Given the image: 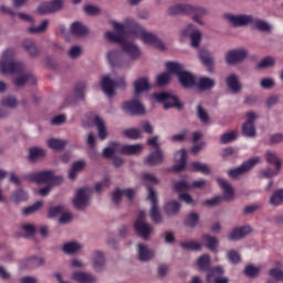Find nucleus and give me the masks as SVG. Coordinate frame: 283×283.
<instances>
[{
    "instance_id": "obj_1",
    "label": "nucleus",
    "mask_w": 283,
    "mask_h": 283,
    "mask_svg": "<svg viewBox=\"0 0 283 283\" xmlns=\"http://www.w3.org/2000/svg\"><path fill=\"white\" fill-rule=\"evenodd\" d=\"M111 24L116 32L107 31L105 33V39L111 43H118V45L122 46L123 52L129 56L128 61H136L140 59V49H138V46L133 42L125 39L126 32H128V34L139 36L147 45H153L154 48H157V50H165V43H163V40L158 39V35L145 31V29L134 20H128L124 24L112 21Z\"/></svg>"
},
{
    "instance_id": "obj_2",
    "label": "nucleus",
    "mask_w": 283,
    "mask_h": 283,
    "mask_svg": "<svg viewBox=\"0 0 283 283\" xmlns=\"http://www.w3.org/2000/svg\"><path fill=\"white\" fill-rule=\"evenodd\" d=\"M14 51H12V49H8L2 53V60L0 61L2 74H20L13 80V85H15V87H23L25 83L34 85V83H36V77H34L32 73L23 74V72H25V65L21 62L12 61Z\"/></svg>"
},
{
    "instance_id": "obj_3",
    "label": "nucleus",
    "mask_w": 283,
    "mask_h": 283,
    "mask_svg": "<svg viewBox=\"0 0 283 283\" xmlns=\"http://www.w3.org/2000/svg\"><path fill=\"white\" fill-rule=\"evenodd\" d=\"M166 69L169 74L178 76V81L182 87L189 88L196 85V76L185 71V66L178 62H167Z\"/></svg>"
},
{
    "instance_id": "obj_4",
    "label": "nucleus",
    "mask_w": 283,
    "mask_h": 283,
    "mask_svg": "<svg viewBox=\"0 0 283 283\" xmlns=\"http://www.w3.org/2000/svg\"><path fill=\"white\" fill-rule=\"evenodd\" d=\"M143 146L137 145H120V143L111 142L109 147L104 148L102 156L104 158H114V154H123L126 156H134V154H140Z\"/></svg>"
},
{
    "instance_id": "obj_5",
    "label": "nucleus",
    "mask_w": 283,
    "mask_h": 283,
    "mask_svg": "<svg viewBox=\"0 0 283 283\" xmlns=\"http://www.w3.org/2000/svg\"><path fill=\"white\" fill-rule=\"evenodd\" d=\"M29 182H36V185H61L63 177L54 176L52 170H44L40 172H32L25 176Z\"/></svg>"
},
{
    "instance_id": "obj_6",
    "label": "nucleus",
    "mask_w": 283,
    "mask_h": 283,
    "mask_svg": "<svg viewBox=\"0 0 283 283\" xmlns=\"http://www.w3.org/2000/svg\"><path fill=\"white\" fill-rule=\"evenodd\" d=\"M169 14H195L193 21L196 23H199V25H202V20H200V17H203V14H207V10L199 7H193L191 4H176L174 7L169 8Z\"/></svg>"
},
{
    "instance_id": "obj_7",
    "label": "nucleus",
    "mask_w": 283,
    "mask_h": 283,
    "mask_svg": "<svg viewBox=\"0 0 283 283\" xmlns=\"http://www.w3.org/2000/svg\"><path fill=\"white\" fill-rule=\"evenodd\" d=\"M217 182L223 191V197H214L212 199H208L203 201V207H216L217 205H220L222 200L233 199V187H231V184L222 178H218Z\"/></svg>"
},
{
    "instance_id": "obj_8",
    "label": "nucleus",
    "mask_w": 283,
    "mask_h": 283,
    "mask_svg": "<svg viewBox=\"0 0 283 283\" xmlns=\"http://www.w3.org/2000/svg\"><path fill=\"white\" fill-rule=\"evenodd\" d=\"M101 85L104 94H106V96L112 98V96H114V91L116 90V87H120L122 90H125L127 83H125V77L114 81L109 78V76H104L102 77Z\"/></svg>"
},
{
    "instance_id": "obj_9",
    "label": "nucleus",
    "mask_w": 283,
    "mask_h": 283,
    "mask_svg": "<svg viewBox=\"0 0 283 283\" xmlns=\"http://www.w3.org/2000/svg\"><path fill=\"white\" fill-rule=\"evenodd\" d=\"M157 103H164V109H182V103L178 99V96L171 95L169 93H155L154 94Z\"/></svg>"
},
{
    "instance_id": "obj_10",
    "label": "nucleus",
    "mask_w": 283,
    "mask_h": 283,
    "mask_svg": "<svg viewBox=\"0 0 283 283\" xmlns=\"http://www.w3.org/2000/svg\"><path fill=\"white\" fill-rule=\"evenodd\" d=\"M92 193V189L84 187V188H80L76 191V196L73 199V206L75 207V209H77L78 211L85 209V207H87L88 202H90V196Z\"/></svg>"
},
{
    "instance_id": "obj_11",
    "label": "nucleus",
    "mask_w": 283,
    "mask_h": 283,
    "mask_svg": "<svg viewBox=\"0 0 283 283\" xmlns=\"http://www.w3.org/2000/svg\"><path fill=\"white\" fill-rule=\"evenodd\" d=\"M260 163L259 157L251 158L247 161H244L240 167L229 170L228 176L230 178H238V176H242V174H247V171H250V169H253L255 165Z\"/></svg>"
},
{
    "instance_id": "obj_12",
    "label": "nucleus",
    "mask_w": 283,
    "mask_h": 283,
    "mask_svg": "<svg viewBox=\"0 0 283 283\" xmlns=\"http://www.w3.org/2000/svg\"><path fill=\"white\" fill-rule=\"evenodd\" d=\"M123 111L130 116H143L145 106L138 99H130L123 104Z\"/></svg>"
},
{
    "instance_id": "obj_13",
    "label": "nucleus",
    "mask_w": 283,
    "mask_h": 283,
    "mask_svg": "<svg viewBox=\"0 0 283 283\" xmlns=\"http://www.w3.org/2000/svg\"><path fill=\"white\" fill-rule=\"evenodd\" d=\"M181 35L190 38L192 48L200 46V41H202V33L196 29V25L188 24L187 28L181 31Z\"/></svg>"
},
{
    "instance_id": "obj_14",
    "label": "nucleus",
    "mask_w": 283,
    "mask_h": 283,
    "mask_svg": "<svg viewBox=\"0 0 283 283\" xmlns=\"http://www.w3.org/2000/svg\"><path fill=\"white\" fill-rule=\"evenodd\" d=\"M107 61L112 67H127L129 65V60H125L123 53L118 50L108 52Z\"/></svg>"
},
{
    "instance_id": "obj_15",
    "label": "nucleus",
    "mask_w": 283,
    "mask_h": 283,
    "mask_svg": "<svg viewBox=\"0 0 283 283\" xmlns=\"http://www.w3.org/2000/svg\"><path fill=\"white\" fill-rule=\"evenodd\" d=\"M224 19L234 25V28H242V25H249V23H253V17L241 14V15H233L231 13H226Z\"/></svg>"
},
{
    "instance_id": "obj_16",
    "label": "nucleus",
    "mask_w": 283,
    "mask_h": 283,
    "mask_svg": "<svg viewBox=\"0 0 283 283\" xmlns=\"http://www.w3.org/2000/svg\"><path fill=\"white\" fill-rule=\"evenodd\" d=\"M61 8H63V0L43 2L38 7V14H50L52 12H59Z\"/></svg>"
},
{
    "instance_id": "obj_17",
    "label": "nucleus",
    "mask_w": 283,
    "mask_h": 283,
    "mask_svg": "<svg viewBox=\"0 0 283 283\" xmlns=\"http://www.w3.org/2000/svg\"><path fill=\"white\" fill-rule=\"evenodd\" d=\"M249 52L244 49L229 51L226 55V62L228 65H235L240 61H244Z\"/></svg>"
},
{
    "instance_id": "obj_18",
    "label": "nucleus",
    "mask_w": 283,
    "mask_h": 283,
    "mask_svg": "<svg viewBox=\"0 0 283 283\" xmlns=\"http://www.w3.org/2000/svg\"><path fill=\"white\" fill-rule=\"evenodd\" d=\"M224 273V270L221 266H216L209 270L207 275V282L211 283H229L227 277H220Z\"/></svg>"
},
{
    "instance_id": "obj_19",
    "label": "nucleus",
    "mask_w": 283,
    "mask_h": 283,
    "mask_svg": "<svg viewBox=\"0 0 283 283\" xmlns=\"http://www.w3.org/2000/svg\"><path fill=\"white\" fill-rule=\"evenodd\" d=\"M248 120L242 126L243 136H248L249 138H253L255 136V125L253 120L256 118L255 113L250 112L247 114Z\"/></svg>"
},
{
    "instance_id": "obj_20",
    "label": "nucleus",
    "mask_w": 283,
    "mask_h": 283,
    "mask_svg": "<svg viewBox=\"0 0 283 283\" xmlns=\"http://www.w3.org/2000/svg\"><path fill=\"white\" fill-rule=\"evenodd\" d=\"M134 229L143 240H147L154 231V228L145 221H135Z\"/></svg>"
},
{
    "instance_id": "obj_21",
    "label": "nucleus",
    "mask_w": 283,
    "mask_h": 283,
    "mask_svg": "<svg viewBox=\"0 0 283 283\" xmlns=\"http://www.w3.org/2000/svg\"><path fill=\"white\" fill-rule=\"evenodd\" d=\"M165 156L163 155V150H155L153 153L149 154V156H147L144 160L145 165H150L151 167H154L155 165H160V163H163Z\"/></svg>"
},
{
    "instance_id": "obj_22",
    "label": "nucleus",
    "mask_w": 283,
    "mask_h": 283,
    "mask_svg": "<svg viewBox=\"0 0 283 283\" xmlns=\"http://www.w3.org/2000/svg\"><path fill=\"white\" fill-rule=\"evenodd\" d=\"M249 233H251V227L249 226L234 228L229 234V240H242V238L249 235Z\"/></svg>"
},
{
    "instance_id": "obj_23",
    "label": "nucleus",
    "mask_w": 283,
    "mask_h": 283,
    "mask_svg": "<svg viewBox=\"0 0 283 283\" xmlns=\"http://www.w3.org/2000/svg\"><path fill=\"white\" fill-rule=\"evenodd\" d=\"M190 171L203 174V176H209L211 174V168L208 165L202 164L200 161H193L188 166Z\"/></svg>"
},
{
    "instance_id": "obj_24",
    "label": "nucleus",
    "mask_w": 283,
    "mask_h": 283,
    "mask_svg": "<svg viewBox=\"0 0 283 283\" xmlns=\"http://www.w3.org/2000/svg\"><path fill=\"white\" fill-rule=\"evenodd\" d=\"M226 83L233 94H238V92H240L242 88V85H240V82L238 81V75L235 74L229 75L226 78Z\"/></svg>"
},
{
    "instance_id": "obj_25",
    "label": "nucleus",
    "mask_w": 283,
    "mask_h": 283,
    "mask_svg": "<svg viewBox=\"0 0 283 283\" xmlns=\"http://www.w3.org/2000/svg\"><path fill=\"white\" fill-rule=\"evenodd\" d=\"M72 279L75 282H80V283L96 282V277H94L92 274L85 273V272H74L73 275H72Z\"/></svg>"
},
{
    "instance_id": "obj_26",
    "label": "nucleus",
    "mask_w": 283,
    "mask_h": 283,
    "mask_svg": "<svg viewBox=\"0 0 283 283\" xmlns=\"http://www.w3.org/2000/svg\"><path fill=\"white\" fill-rule=\"evenodd\" d=\"M135 94H143V92H149V80L147 77H140L134 83Z\"/></svg>"
},
{
    "instance_id": "obj_27",
    "label": "nucleus",
    "mask_w": 283,
    "mask_h": 283,
    "mask_svg": "<svg viewBox=\"0 0 283 283\" xmlns=\"http://www.w3.org/2000/svg\"><path fill=\"white\" fill-rule=\"evenodd\" d=\"M138 258L140 262H147L154 258V251L149 250L145 244H138Z\"/></svg>"
},
{
    "instance_id": "obj_28",
    "label": "nucleus",
    "mask_w": 283,
    "mask_h": 283,
    "mask_svg": "<svg viewBox=\"0 0 283 283\" xmlns=\"http://www.w3.org/2000/svg\"><path fill=\"white\" fill-rule=\"evenodd\" d=\"M176 156H180V160L178 164L174 166V171L180 172L185 171V167H187V150L186 149H180Z\"/></svg>"
},
{
    "instance_id": "obj_29",
    "label": "nucleus",
    "mask_w": 283,
    "mask_h": 283,
    "mask_svg": "<svg viewBox=\"0 0 283 283\" xmlns=\"http://www.w3.org/2000/svg\"><path fill=\"white\" fill-rule=\"evenodd\" d=\"M93 266L95 271H103L105 269V255L102 252H95L93 254Z\"/></svg>"
},
{
    "instance_id": "obj_30",
    "label": "nucleus",
    "mask_w": 283,
    "mask_h": 283,
    "mask_svg": "<svg viewBox=\"0 0 283 283\" xmlns=\"http://www.w3.org/2000/svg\"><path fill=\"white\" fill-rule=\"evenodd\" d=\"M93 122L95 127H97L101 140H105V138H107V129H105V122H103V118H101L99 116H95Z\"/></svg>"
},
{
    "instance_id": "obj_31",
    "label": "nucleus",
    "mask_w": 283,
    "mask_h": 283,
    "mask_svg": "<svg viewBox=\"0 0 283 283\" xmlns=\"http://www.w3.org/2000/svg\"><path fill=\"white\" fill-rule=\"evenodd\" d=\"M71 32L74 36H85L88 30L87 27L83 25L81 22H73L71 25Z\"/></svg>"
},
{
    "instance_id": "obj_32",
    "label": "nucleus",
    "mask_w": 283,
    "mask_h": 283,
    "mask_svg": "<svg viewBox=\"0 0 283 283\" xmlns=\"http://www.w3.org/2000/svg\"><path fill=\"white\" fill-rule=\"evenodd\" d=\"M197 266L199 271H209L211 266V258L209 254H203L197 259Z\"/></svg>"
},
{
    "instance_id": "obj_33",
    "label": "nucleus",
    "mask_w": 283,
    "mask_h": 283,
    "mask_svg": "<svg viewBox=\"0 0 283 283\" xmlns=\"http://www.w3.org/2000/svg\"><path fill=\"white\" fill-rule=\"evenodd\" d=\"M197 87L202 91L213 90L216 87V81L211 77H200Z\"/></svg>"
},
{
    "instance_id": "obj_34",
    "label": "nucleus",
    "mask_w": 283,
    "mask_h": 283,
    "mask_svg": "<svg viewBox=\"0 0 283 283\" xmlns=\"http://www.w3.org/2000/svg\"><path fill=\"white\" fill-rule=\"evenodd\" d=\"M23 48L28 52V54L30 56H32L33 59H36V56H39V54H41V51H39V49L34 44V42H32L30 40H25L23 42Z\"/></svg>"
},
{
    "instance_id": "obj_35",
    "label": "nucleus",
    "mask_w": 283,
    "mask_h": 283,
    "mask_svg": "<svg viewBox=\"0 0 283 283\" xmlns=\"http://www.w3.org/2000/svg\"><path fill=\"white\" fill-rule=\"evenodd\" d=\"M45 157V150L39 147H32L29 149V160L34 163V160H39V158Z\"/></svg>"
},
{
    "instance_id": "obj_36",
    "label": "nucleus",
    "mask_w": 283,
    "mask_h": 283,
    "mask_svg": "<svg viewBox=\"0 0 283 283\" xmlns=\"http://www.w3.org/2000/svg\"><path fill=\"white\" fill-rule=\"evenodd\" d=\"M65 145L67 143L62 139L51 138L48 140V146L50 149H54L55 151H61V149H65Z\"/></svg>"
},
{
    "instance_id": "obj_37",
    "label": "nucleus",
    "mask_w": 283,
    "mask_h": 283,
    "mask_svg": "<svg viewBox=\"0 0 283 283\" xmlns=\"http://www.w3.org/2000/svg\"><path fill=\"white\" fill-rule=\"evenodd\" d=\"M199 59L206 67H211V65H213V56H211V53L207 50H201L199 52Z\"/></svg>"
},
{
    "instance_id": "obj_38",
    "label": "nucleus",
    "mask_w": 283,
    "mask_h": 283,
    "mask_svg": "<svg viewBox=\"0 0 283 283\" xmlns=\"http://www.w3.org/2000/svg\"><path fill=\"white\" fill-rule=\"evenodd\" d=\"M180 211V202L178 201H169L165 206V212L167 216H176Z\"/></svg>"
},
{
    "instance_id": "obj_39",
    "label": "nucleus",
    "mask_w": 283,
    "mask_h": 283,
    "mask_svg": "<svg viewBox=\"0 0 283 283\" xmlns=\"http://www.w3.org/2000/svg\"><path fill=\"white\" fill-rule=\"evenodd\" d=\"M202 240L203 242H206V247L207 249H209V251H216L218 247V239L216 237H211L209 234H202Z\"/></svg>"
},
{
    "instance_id": "obj_40",
    "label": "nucleus",
    "mask_w": 283,
    "mask_h": 283,
    "mask_svg": "<svg viewBox=\"0 0 283 283\" xmlns=\"http://www.w3.org/2000/svg\"><path fill=\"white\" fill-rule=\"evenodd\" d=\"M265 160L270 165H274L275 169L277 171H280V169L282 167V161H280V158H277V155H275V153H266L265 154Z\"/></svg>"
},
{
    "instance_id": "obj_41",
    "label": "nucleus",
    "mask_w": 283,
    "mask_h": 283,
    "mask_svg": "<svg viewBox=\"0 0 283 283\" xmlns=\"http://www.w3.org/2000/svg\"><path fill=\"white\" fill-rule=\"evenodd\" d=\"M180 247L185 251H200L202 249V245L196 241H181Z\"/></svg>"
},
{
    "instance_id": "obj_42",
    "label": "nucleus",
    "mask_w": 283,
    "mask_h": 283,
    "mask_svg": "<svg viewBox=\"0 0 283 283\" xmlns=\"http://www.w3.org/2000/svg\"><path fill=\"white\" fill-rule=\"evenodd\" d=\"M252 25L255 28V30H259L260 32H271V25L263 20H253L252 18Z\"/></svg>"
},
{
    "instance_id": "obj_43",
    "label": "nucleus",
    "mask_w": 283,
    "mask_h": 283,
    "mask_svg": "<svg viewBox=\"0 0 283 283\" xmlns=\"http://www.w3.org/2000/svg\"><path fill=\"white\" fill-rule=\"evenodd\" d=\"M283 202V190H276L272 193L271 198H270V205H272L273 207H279V205H282Z\"/></svg>"
},
{
    "instance_id": "obj_44",
    "label": "nucleus",
    "mask_w": 283,
    "mask_h": 283,
    "mask_svg": "<svg viewBox=\"0 0 283 283\" xmlns=\"http://www.w3.org/2000/svg\"><path fill=\"white\" fill-rule=\"evenodd\" d=\"M85 87H87V85L85 84V82H78L75 87H74V93H75V97L78 101H83L85 98Z\"/></svg>"
},
{
    "instance_id": "obj_45",
    "label": "nucleus",
    "mask_w": 283,
    "mask_h": 283,
    "mask_svg": "<svg viewBox=\"0 0 283 283\" xmlns=\"http://www.w3.org/2000/svg\"><path fill=\"white\" fill-rule=\"evenodd\" d=\"M44 261L42 258L33 256L25 261L24 269H36V266L43 265Z\"/></svg>"
},
{
    "instance_id": "obj_46",
    "label": "nucleus",
    "mask_w": 283,
    "mask_h": 283,
    "mask_svg": "<svg viewBox=\"0 0 283 283\" xmlns=\"http://www.w3.org/2000/svg\"><path fill=\"white\" fill-rule=\"evenodd\" d=\"M199 221H200V216H198V213L196 212H191L185 219V226L189 227L190 229H193V227H196V224H198Z\"/></svg>"
},
{
    "instance_id": "obj_47",
    "label": "nucleus",
    "mask_w": 283,
    "mask_h": 283,
    "mask_svg": "<svg viewBox=\"0 0 283 283\" xmlns=\"http://www.w3.org/2000/svg\"><path fill=\"white\" fill-rule=\"evenodd\" d=\"M150 219L155 224H160V222H163V216H160V209L158 206H151Z\"/></svg>"
},
{
    "instance_id": "obj_48",
    "label": "nucleus",
    "mask_w": 283,
    "mask_h": 283,
    "mask_svg": "<svg viewBox=\"0 0 283 283\" xmlns=\"http://www.w3.org/2000/svg\"><path fill=\"white\" fill-rule=\"evenodd\" d=\"M64 253H67L69 255H72V253H76L81 251V244L76 242H69L63 245Z\"/></svg>"
},
{
    "instance_id": "obj_49",
    "label": "nucleus",
    "mask_w": 283,
    "mask_h": 283,
    "mask_svg": "<svg viewBox=\"0 0 283 283\" xmlns=\"http://www.w3.org/2000/svg\"><path fill=\"white\" fill-rule=\"evenodd\" d=\"M48 25H49V21L44 20L39 27L29 28L28 32H30V34H41L45 32V30H48Z\"/></svg>"
},
{
    "instance_id": "obj_50",
    "label": "nucleus",
    "mask_w": 283,
    "mask_h": 283,
    "mask_svg": "<svg viewBox=\"0 0 283 283\" xmlns=\"http://www.w3.org/2000/svg\"><path fill=\"white\" fill-rule=\"evenodd\" d=\"M197 118H199L201 123H209V113H207V109H205L200 104L197 105Z\"/></svg>"
},
{
    "instance_id": "obj_51",
    "label": "nucleus",
    "mask_w": 283,
    "mask_h": 283,
    "mask_svg": "<svg viewBox=\"0 0 283 283\" xmlns=\"http://www.w3.org/2000/svg\"><path fill=\"white\" fill-rule=\"evenodd\" d=\"M43 207L42 201H36L32 206H29L22 210L23 216H32V213H35V211H39Z\"/></svg>"
},
{
    "instance_id": "obj_52",
    "label": "nucleus",
    "mask_w": 283,
    "mask_h": 283,
    "mask_svg": "<svg viewBox=\"0 0 283 283\" xmlns=\"http://www.w3.org/2000/svg\"><path fill=\"white\" fill-rule=\"evenodd\" d=\"M12 198L15 205H19V202H25V200H28V192L23 191L22 189H19L15 192H13Z\"/></svg>"
},
{
    "instance_id": "obj_53",
    "label": "nucleus",
    "mask_w": 283,
    "mask_h": 283,
    "mask_svg": "<svg viewBox=\"0 0 283 283\" xmlns=\"http://www.w3.org/2000/svg\"><path fill=\"white\" fill-rule=\"evenodd\" d=\"M189 189H191V186L185 180L177 181L174 185V191H176L177 193H182V191H189Z\"/></svg>"
},
{
    "instance_id": "obj_54",
    "label": "nucleus",
    "mask_w": 283,
    "mask_h": 283,
    "mask_svg": "<svg viewBox=\"0 0 283 283\" xmlns=\"http://www.w3.org/2000/svg\"><path fill=\"white\" fill-rule=\"evenodd\" d=\"M238 136L235 135L234 132L226 133L221 136L220 143L221 145H229V143H233Z\"/></svg>"
},
{
    "instance_id": "obj_55",
    "label": "nucleus",
    "mask_w": 283,
    "mask_h": 283,
    "mask_svg": "<svg viewBox=\"0 0 283 283\" xmlns=\"http://www.w3.org/2000/svg\"><path fill=\"white\" fill-rule=\"evenodd\" d=\"M146 187H147V191H148V200L150 201L151 207L158 206V197L156 196V191L154 190V188H151V186H149L147 184H146Z\"/></svg>"
},
{
    "instance_id": "obj_56",
    "label": "nucleus",
    "mask_w": 283,
    "mask_h": 283,
    "mask_svg": "<svg viewBox=\"0 0 283 283\" xmlns=\"http://www.w3.org/2000/svg\"><path fill=\"white\" fill-rule=\"evenodd\" d=\"M124 136L126 138L137 140V138H140V130H138V128L126 129V130H124Z\"/></svg>"
},
{
    "instance_id": "obj_57",
    "label": "nucleus",
    "mask_w": 283,
    "mask_h": 283,
    "mask_svg": "<svg viewBox=\"0 0 283 283\" xmlns=\"http://www.w3.org/2000/svg\"><path fill=\"white\" fill-rule=\"evenodd\" d=\"M170 80H171V76L169 75V73H161L157 76L156 83L159 87H163L167 85V83H169Z\"/></svg>"
},
{
    "instance_id": "obj_58",
    "label": "nucleus",
    "mask_w": 283,
    "mask_h": 283,
    "mask_svg": "<svg viewBox=\"0 0 283 283\" xmlns=\"http://www.w3.org/2000/svg\"><path fill=\"white\" fill-rule=\"evenodd\" d=\"M22 231L25 233V238H32L36 233V228L32 223L22 224Z\"/></svg>"
},
{
    "instance_id": "obj_59",
    "label": "nucleus",
    "mask_w": 283,
    "mask_h": 283,
    "mask_svg": "<svg viewBox=\"0 0 283 283\" xmlns=\"http://www.w3.org/2000/svg\"><path fill=\"white\" fill-rule=\"evenodd\" d=\"M260 273V268L253 265H247L244 269V274L247 277H255Z\"/></svg>"
},
{
    "instance_id": "obj_60",
    "label": "nucleus",
    "mask_w": 283,
    "mask_h": 283,
    "mask_svg": "<svg viewBox=\"0 0 283 283\" xmlns=\"http://www.w3.org/2000/svg\"><path fill=\"white\" fill-rule=\"evenodd\" d=\"M63 211H65L64 206H56L49 209V217L56 218V216H62Z\"/></svg>"
},
{
    "instance_id": "obj_61",
    "label": "nucleus",
    "mask_w": 283,
    "mask_h": 283,
    "mask_svg": "<svg viewBox=\"0 0 283 283\" xmlns=\"http://www.w3.org/2000/svg\"><path fill=\"white\" fill-rule=\"evenodd\" d=\"M275 64V60L271 56L264 57L258 65L256 67L259 70H262L264 67H271V65Z\"/></svg>"
},
{
    "instance_id": "obj_62",
    "label": "nucleus",
    "mask_w": 283,
    "mask_h": 283,
    "mask_svg": "<svg viewBox=\"0 0 283 283\" xmlns=\"http://www.w3.org/2000/svg\"><path fill=\"white\" fill-rule=\"evenodd\" d=\"M2 105L4 107H10L11 109H14L17 107V97L14 96H8L2 99Z\"/></svg>"
},
{
    "instance_id": "obj_63",
    "label": "nucleus",
    "mask_w": 283,
    "mask_h": 283,
    "mask_svg": "<svg viewBox=\"0 0 283 283\" xmlns=\"http://www.w3.org/2000/svg\"><path fill=\"white\" fill-rule=\"evenodd\" d=\"M228 260L232 264H239L240 263V254L235 250H231L228 252Z\"/></svg>"
},
{
    "instance_id": "obj_64",
    "label": "nucleus",
    "mask_w": 283,
    "mask_h": 283,
    "mask_svg": "<svg viewBox=\"0 0 283 283\" xmlns=\"http://www.w3.org/2000/svg\"><path fill=\"white\" fill-rule=\"evenodd\" d=\"M270 275L273 277L276 282H283V272L277 269L270 270Z\"/></svg>"
}]
</instances>
